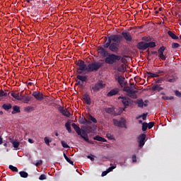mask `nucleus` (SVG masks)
Returning a JSON list of instances; mask_svg holds the SVG:
<instances>
[{"instance_id":"1","label":"nucleus","mask_w":181,"mask_h":181,"mask_svg":"<svg viewBox=\"0 0 181 181\" xmlns=\"http://www.w3.org/2000/svg\"><path fill=\"white\" fill-rule=\"evenodd\" d=\"M123 37L127 42L132 41V35L130 32L123 30L122 35H110L108 37L107 43H106L105 46L109 47L111 52H118L119 44L122 42Z\"/></svg>"},{"instance_id":"2","label":"nucleus","mask_w":181,"mask_h":181,"mask_svg":"<svg viewBox=\"0 0 181 181\" xmlns=\"http://www.w3.org/2000/svg\"><path fill=\"white\" fill-rule=\"evenodd\" d=\"M110 36L106 37V42L103 44V46L98 47V53L103 56V57H105V62L107 64H114V63H117L119 60H121L122 56L119 54H115V53H110L108 50L106 49L107 47H105V45H106L108 42Z\"/></svg>"},{"instance_id":"3","label":"nucleus","mask_w":181,"mask_h":181,"mask_svg":"<svg viewBox=\"0 0 181 181\" xmlns=\"http://www.w3.org/2000/svg\"><path fill=\"white\" fill-rule=\"evenodd\" d=\"M77 66H78V73L81 74L82 71H97L102 66L103 63L100 62H92V63H89L87 66L86 63H85L84 60H81L79 59L78 62H76Z\"/></svg>"},{"instance_id":"4","label":"nucleus","mask_w":181,"mask_h":181,"mask_svg":"<svg viewBox=\"0 0 181 181\" xmlns=\"http://www.w3.org/2000/svg\"><path fill=\"white\" fill-rule=\"evenodd\" d=\"M71 126H72L73 129L75 130V132L77 133V134L78 136H81V137H82V139H83V140H85V141H87L88 143H93V141H90V140L88 139V134L86 133V132L85 130H83V132L81 133V130L79 126H77V124H76V123H72Z\"/></svg>"},{"instance_id":"5","label":"nucleus","mask_w":181,"mask_h":181,"mask_svg":"<svg viewBox=\"0 0 181 181\" xmlns=\"http://www.w3.org/2000/svg\"><path fill=\"white\" fill-rule=\"evenodd\" d=\"M156 46V42H139L137 43V48L140 50H146L147 47H155Z\"/></svg>"},{"instance_id":"6","label":"nucleus","mask_w":181,"mask_h":181,"mask_svg":"<svg viewBox=\"0 0 181 181\" xmlns=\"http://www.w3.org/2000/svg\"><path fill=\"white\" fill-rule=\"evenodd\" d=\"M105 83H103V80H98V81L95 83L93 86H92V90L94 91V93H96V91H100V90H102V88H105Z\"/></svg>"},{"instance_id":"7","label":"nucleus","mask_w":181,"mask_h":181,"mask_svg":"<svg viewBox=\"0 0 181 181\" xmlns=\"http://www.w3.org/2000/svg\"><path fill=\"white\" fill-rule=\"evenodd\" d=\"M115 78L117 80L119 84L122 86L124 87L125 86V77H123L119 73H116L115 75Z\"/></svg>"},{"instance_id":"8","label":"nucleus","mask_w":181,"mask_h":181,"mask_svg":"<svg viewBox=\"0 0 181 181\" xmlns=\"http://www.w3.org/2000/svg\"><path fill=\"white\" fill-rule=\"evenodd\" d=\"M146 139V135L144 134H140V136H139L138 141H139V147H140V148H142V147L145 146Z\"/></svg>"},{"instance_id":"9","label":"nucleus","mask_w":181,"mask_h":181,"mask_svg":"<svg viewBox=\"0 0 181 181\" xmlns=\"http://www.w3.org/2000/svg\"><path fill=\"white\" fill-rule=\"evenodd\" d=\"M165 50V46H160L158 49V56L162 60H166L167 56L164 54V52Z\"/></svg>"},{"instance_id":"10","label":"nucleus","mask_w":181,"mask_h":181,"mask_svg":"<svg viewBox=\"0 0 181 181\" xmlns=\"http://www.w3.org/2000/svg\"><path fill=\"white\" fill-rule=\"evenodd\" d=\"M105 111L106 113L112 115V116H119L121 115L120 112H119V113H116L115 107H106Z\"/></svg>"},{"instance_id":"11","label":"nucleus","mask_w":181,"mask_h":181,"mask_svg":"<svg viewBox=\"0 0 181 181\" xmlns=\"http://www.w3.org/2000/svg\"><path fill=\"white\" fill-rule=\"evenodd\" d=\"M59 111H60V113L63 115V116H65L66 117H70L71 113L67 110V109H64V107H62V106H59Z\"/></svg>"},{"instance_id":"12","label":"nucleus","mask_w":181,"mask_h":181,"mask_svg":"<svg viewBox=\"0 0 181 181\" xmlns=\"http://www.w3.org/2000/svg\"><path fill=\"white\" fill-rule=\"evenodd\" d=\"M113 123L115 126H117V127H126V123L123 121H119L116 119H113Z\"/></svg>"},{"instance_id":"13","label":"nucleus","mask_w":181,"mask_h":181,"mask_svg":"<svg viewBox=\"0 0 181 181\" xmlns=\"http://www.w3.org/2000/svg\"><path fill=\"white\" fill-rule=\"evenodd\" d=\"M122 98V103L124 104V107H128L129 105V99L126 98V96H119L118 99Z\"/></svg>"},{"instance_id":"14","label":"nucleus","mask_w":181,"mask_h":181,"mask_svg":"<svg viewBox=\"0 0 181 181\" xmlns=\"http://www.w3.org/2000/svg\"><path fill=\"white\" fill-rule=\"evenodd\" d=\"M32 95H33L36 100H43L44 98L42 93H41V92H38V90H37V92H33Z\"/></svg>"},{"instance_id":"15","label":"nucleus","mask_w":181,"mask_h":181,"mask_svg":"<svg viewBox=\"0 0 181 181\" xmlns=\"http://www.w3.org/2000/svg\"><path fill=\"white\" fill-rule=\"evenodd\" d=\"M11 95H12V97H14V98H16V100H22V92L20 95L19 92H11Z\"/></svg>"},{"instance_id":"16","label":"nucleus","mask_w":181,"mask_h":181,"mask_svg":"<svg viewBox=\"0 0 181 181\" xmlns=\"http://www.w3.org/2000/svg\"><path fill=\"white\" fill-rule=\"evenodd\" d=\"M138 89H133V88H131V85H130V94L129 96L132 97V98H136V93H138Z\"/></svg>"},{"instance_id":"17","label":"nucleus","mask_w":181,"mask_h":181,"mask_svg":"<svg viewBox=\"0 0 181 181\" xmlns=\"http://www.w3.org/2000/svg\"><path fill=\"white\" fill-rule=\"evenodd\" d=\"M83 100L86 102V104H88V105H90L91 104V98L88 93H85L83 95Z\"/></svg>"},{"instance_id":"18","label":"nucleus","mask_w":181,"mask_h":181,"mask_svg":"<svg viewBox=\"0 0 181 181\" xmlns=\"http://www.w3.org/2000/svg\"><path fill=\"white\" fill-rule=\"evenodd\" d=\"M118 93H119V89H118V88H116L115 89H112V90L108 92L107 95L108 97H112V95H116V94H118Z\"/></svg>"},{"instance_id":"19","label":"nucleus","mask_w":181,"mask_h":181,"mask_svg":"<svg viewBox=\"0 0 181 181\" xmlns=\"http://www.w3.org/2000/svg\"><path fill=\"white\" fill-rule=\"evenodd\" d=\"M148 101V100H145V103H144L143 99H139V100H137L138 106L139 107H144H144H147Z\"/></svg>"},{"instance_id":"20","label":"nucleus","mask_w":181,"mask_h":181,"mask_svg":"<svg viewBox=\"0 0 181 181\" xmlns=\"http://www.w3.org/2000/svg\"><path fill=\"white\" fill-rule=\"evenodd\" d=\"M88 122H90V124H92V122L93 123H98V120H96V119L95 117H93V116H91V115H88Z\"/></svg>"},{"instance_id":"21","label":"nucleus","mask_w":181,"mask_h":181,"mask_svg":"<svg viewBox=\"0 0 181 181\" xmlns=\"http://www.w3.org/2000/svg\"><path fill=\"white\" fill-rule=\"evenodd\" d=\"M78 122L81 124H88L91 123V122H88V120H87V119H86V117L80 118L79 120H78Z\"/></svg>"},{"instance_id":"22","label":"nucleus","mask_w":181,"mask_h":181,"mask_svg":"<svg viewBox=\"0 0 181 181\" xmlns=\"http://www.w3.org/2000/svg\"><path fill=\"white\" fill-rule=\"evenodd\" d=\"M177 76L172 75L169 78H168V81H169L170 83H175V81H177Z\"/></svg>"},{"instance_id":"23","label":"nucleus","mask_w":181,"mask_h":181,"mask_svg":"<svg viewBox=\"0 0 181 181\" xmlns=\"http://www.w3.org/2000/svg\"><path fill=\"white\" fill-rule=\"evenodd\" d=\"M16 113H21V109L19 106H13V112H11L12 115H16Z\"/></svg>"},{"instance_id":"24","label":"nucleus","mask_w":181,"mask_h":181,"mask_svg":"<svg viewBox=\"0 0 181 181\" xmlns=\"http://www.w3.org/2000/svg\"><path fill=\"white\" fill-rule=\"evenodd\" d=\"M168 34L169 35V36H170V37H172V39H179V36H177L172 30H168Z\"/></svg>"},{"instance_id":"25","label":"nucleus","mask_w":181,"mask_h":181,"mask_svg":"<svg viewBox=\"0 0 181 181\" xmlns=\"http://www.w3.org/2000/svg\"><path fill=\"white\" fill-rule=\"evenodd\" d=\"M77 78H79L81 81H87L88 80V76H83L81 74H78L76 76Z\"/></svg>"},{"instance_id":"26","label":"nucleus","mask_w":181,"mask_h":181,"mask_svg":"<svg viewBox=\"0 0 181 181\" xmlns=\"http://www.w3.org/2000/svg\"><path fill=\"white\" fill-rule=\"evenodd\" d=\"M11 143L13 144V146L14 147V148H18L21 143L19 141H14V140H11Z\"/></svg>"},{"instance_id":"27","label":"nucleus","mask_w":181,"mask_h":181,"mask_svg":"<svg viewBox=\"0 0 181 181\" xmlns=\"http://www.w3.org/2000/svg\"><path fill=\"white\" fill-rule=\"evenodd\" d=\"M94 140H97V141H101L103 143L107 141L106 139H103V137H101L100 136H96L94 137Z\"/></svg>"},{"instance_id":"28","label":"nucleus","mask_w":181,"mask_h":181,"mask_svg":"<svg viewBox=\"0 0 181 181\" xmlns=\"http://www.w3.org/2000/svg\"><path fill=\"white\" fill-rule=\"evenodd\" d=\"M44 141L47 146H49L50 143L52 141V139H50V137H45Z\"/></svg>"},{"instance_id":"29","label":"nucleus","mask_w":181,"mask_h":181,"mask_svg":"<svg viewBox=\"0 0 181 181\" xmlns=\"http://www.w3.org/2000/svg\"><path fill=\"white\" fill-rule=\"evenodd\" d=\"M19 174L22 178H28L29 175L28 173H26L25 171H20Z\"/></svg>"},{"instance_id":"30","label":"nucleus","mask_w":181,"mask_h":181,"mask_svg":"<svg viewBox=\"0 0 181 181\" xmlns=\"http://www.w3.org/2000/svg\"><path fill=\"white\" fill-rule=\"evenodd\" d=\"M65 127L69 133H71L72 130H71V123H69V122H67L65 124Z\"/></svg>"},{"instance_id":"31","label":"nucleus","mask_w":181,"mask_h":181,"mask_svg":"<svg viewBox=\"0 0 181 181\" xmlns=\"http://www.w3.org/2000/svg\"><path fill=\"white\" fill-rule=\"evenodd\" d=\"M21 97H23V99H22L23 103H29L32 100V96H22L21 95Z\"/></svg>"},{"instance_id":"32","label":"nucleus","mask_w":181,"mask_h":181,"mask_svg":"<svg viewBox=\"0 0 181 181\" xmlns=\"http://www.w3.org/2000/svg\"><path fill=\"white\" fill-rule=\"evenodd\" d=\"M2 108H4V110H10V108H12V105H11V103H4V105H2Z\"/></svg>"},{"instance_id":"33","label":"nucleus","mask_w":181,"mask_h":181,"mask_svg":"<svg viewBox=\"0 0 181 181\" xmlns=\"http://www.w3.org/2000/svg\"><path fill=\"white\" fill-rule=\"evenodd\" d=\"M152 90H154V91H156V90H158V91H161L163 88L160 86V85H154V86L152 88Z\"/></svg>"},{"instance_id":"34","label":"nucleus","mask_w":181,"mask_h":181,"mask_svg":"<svg viewBox=\"0 0 181 181\" xmlns=\"http://www.w3.org/2000/svg\"><path fill=\"white\" fill-rule=\"evenodd\" d=\"M8 168L13 173H18V168L17 167H14V165H8Z\"/></svg>"},{"instance_id":"35","label":"nucleus","mask_w":181,"mask_h":181,"mask_svg":"<svg viewBox=\"0 0 181 181\" xmlns=\"http://www.w3.org/2000/svg\"><path fill=\"white\" fill-rule=\"evenodd\" d=\"M64 158L67 161V163H69V164H71V165H74V161H71V160H70V158L67 157L66 154H65V153H64Z\"/></svg>"},{"instance_id":"36","label":"nucleus","mask_w":181,"mask_h":181,"mask_svg":"<svg viewBox=\"0 0 181 181\" xmlns=\"http://www.w3.org/2000/svg\"><path fill=\"white\" fill-rule=\"evenodd\" d=\"M8 93L7 92H4V90H2V89H0V101H1V97H7Z\"/></svg>"},{"instance_id":"37","label":"nucleus","mask_w":181,"mask_h":181,"mask_svg":"<svg viewBox=\"0 0 181 181\" xmlns=\"http://www.w3.org/2000/svg\"><path fill=\"white\" fill-rule=\"evenodd\" d=\"M148 127V123H142V132H146L147 129Z\"/></svg>"},{"instance_id":"38","label":"nucleus","mask_w":181,"mask_h":181,"mask_svg":"<svg viewBox=\"0 0 181 181\" xmlns=\"http://www.w3.org/2000/svg\"><path fill=\"white\" fill-rule=\"evenodd\" d=\"M125 70H126V69H125L124 64H122L121 66L117 67V71H125Z\"/></svg>"},{"instance_id":"39","label":"nucleus","mask_w":181,"mask_h":181,"mask_svg":"<svg viewBox=\"0 0 181 181\" xmlns=\"http://www.w3.org/2000/svg\"><path fill=\"white\" fill-rule=\"evenodd\" d=\"M61 143H62V147H64V148H69V144H67V143H66V141H61Z\"/></svg>"},{"instance_id":"40","label":"nucleus","mask_w":181,"mask_h":181,"mask_svg":"<svg viewBox=\"0 0 181 181\" xmlns=\"http://www.w3.org/2000/svg\"><path fill=\"white\" fill-rule=\"evenodd\" d=\"M179 47H180V43L175 42H173L172 43V47H173V49H175V48Z\"/></svg>"},{"instance_id":"41","label":"nucleus","mask_w":181,"mask_h":181,"mask_svg":"<svg viewBox=\"0 0 181 181\" xmlns=\"http://www.w3.org/2000/svg\"><path fill=\"white\" fill-rule=\"evenodd\" d=\"M130 86H124V90L128 93L129 95H130Z\"/></svg>"},{"instance_id":"42","label":"nucleus","mask_w":181,"mask_h":181,"mask_svg":"<svg viewBox=\"0 0 181 181\" xmlns=\"http://www.w3.org/2000/svg\"><path fill=\"white\" fill-rule=\"evenodd\" d=\"M154 124L155 123L153 122H150L148 124V128L149 129H153V127H154Z\"/></svg>"},{"instance_id":"43","label":"nucleus","mask_w":181,"mask_h":181,"mask_svg":"<svg viewBox=\"0 0 181 181\" xmlns=\"http://www.w3.org/2000/svg\"><path fill=\"white\" fill-rule=\"evenodd\" d=\"M115 168H117V165H112V166H110V167L108 168V170H107L108 173H111V171H112L113 170H115Z\"/></svg>"},{"instance_id":"44","label":"nucleus","mask_w":181,"mask_h":181,"mask_svg":"<svg viewBox=\"0 0 181 181\" xmlns=\"http://www.w3.org/2000/svg\"><path fill=\"white\" fill-rule=\"evenodd\" d=\"M46 175L45 174H42L41 175H40L39 177V180H40L41 181H43V180H46Z\"/></svg>"},{"instance_id":"45","label":"nucleus","mask_w":181,"mask_h":181,"mask_svg":"<svg viewBox=\"0 0 181 181\" xmlns=\"http://www.w3.org/2000/svg\"><path fill=\"white\" fill-rule=\"evenodd\" d=\"M162 98H163V100H173L174 96H163Z\"/></svg>"},{"instance_id":"46","label":"nucleus","mask_w":181,"mask_h":181,"mask_svg":"<svg viewBox=\"0 0 181 181\" xmlns=\"http://www.w3.org/2000/svg\"><path fill=\"white\" fill-rule=\"evenodd\" d=\"M148 77H154V73H152L151 71H146Z\"/></svg>"},{"instance_id":"47","label":"nucleus","mask_w":181,"mask_h":181,"mask_svg":"<svg viewBox=\"0 0 181 181\" xmlns=\"http://www.w3.org/2000/svg\"><path fill=\"white\" fill-rule=\"evenodd\" d=\"M43 161L42 160H39L38 161H37V163H35V165L36 167H38L39 165H40V164H42Z\"/></svg>"},{"instance_id":"48","label":"nucleus","mask_w":181,"mask_h":181,"mask_svg":"<svg viewBox=\"0 0 181 181\" xmlns=\"http://www.w3.org/2000/svg\"><path fill=\"white\" fill-rule=\"evenodd\" d=\"M107 138L109 139L110 140H113L114 137L110 134V133H107Z\"/></svg>"},{"instance_id":"49","label":"nucleus","mask_w":181,"mask_h":181,"mask_svg":"<svg viewBox=\"0 0 181 181\" xmlns=\"http://www.w3.org/2000/svg\"><path fill=\"white\" fill-rule=\"evenodd\" d=\"M132 160H133V163H136L137 160H136V156L135 154L132 156Z\"/></svg>"},{"instance_id":"50","label":"nucleus","mask_w":181,"mask_h":181,"mask_svg":"<svg viewBox=\"0 0 181 181\" xmlns=\"http://www.w3.org/2000/svg\"><path fill=\"white\" fill-rule=\"evenodd\" d=\"M108 170H107L106 171H103V173H102V177H105V175L108 174Z\"/></svg>"},{"instance_id":"51","label":"nucleus","mask_w":181,"mask_h":181,"mask_svg":"<svg viewBox=\"0 0 181 181\" xmlns=\"http://www.w3.org/2000/svg\"><path fill=\"white\" fill-rule=\"evenodd\" d=\"M175 95H177V97H181V92H180V90H175Z\"/></svg>"},{"instance_id":"52","label":"nucleus","mask_w":181,"mask_h":181,"mask_svg":"<svg viewBox=\"0 0 181 181\" xmlns=\"http://www.w3.org/2000/svg\"><path fill=\"white\" fill-rule=\"evenodd\" d=\"M130 86L132 87L133 90H136V86H135L134 83H130Z\"/></svg>"},{"instance_id":"53","label":"nucleus","mask_w":181,"mask_h":181,"mask_svg":"<svg viewBox=\"0 0 181 181\" xmlns=\"http://www.w3.org/2000/svg\"><path fill=\"white\" fill-rule=\"evenodd\" d=\"M141 117H142L143 120H146L147 115H146L145 113H144V115H142Z\"/></svg>"},{"instance_id":"54","label":"nucleus","mask_w":181,"mask_h":181,"mask_svg":"<svg viewBox=\"0 0 181 181\" xmlns=\"http://www.w3.org/2000/svg\"><path fill=\"white\" fill-rule=\"evenodd\" d=\"M163 78H158V80H157L156 83H163Z\"/></svg>"},{"instance_id":"55","label":"nucleus","mask_w":181,"mask_h":181,"mask_svg":"<svg viewBox=\"0 0 181 181\" xmlns=\"http://www.w3.org/2000/svg\"><path fill=\"white\" fill-rule=\"evenodd\" d=\"M28 143H30V144H33V143H35V141L32 139H28Z\"/></svg>"},{"instance_id":"56","label":"nucleus","mask_w":181,"mask_h":181,"mask_svg":"<svg viewBox=\"0 0 181 181\" xmlns=\"http://www.w3.org/2000/svg\"><path fill=\"white\" fill-rule=\"evenodd\" d=\"M79 84H81V80H80V78H78V80H76V86H79Z\"/></svg>"},{"instance_id":"57","label":"nucleus","mask_w":181,"mask_h":181,"mask_svg":"<svg viewBox=\"0 0 181 181\" xmlns=\"http://www.w3.org/2000/svg\"><path fill=\"white\" fill-rule=\"evenodd\" d=\"M151 54H158V52H157L156 50H153V51L151 52Z\"/></svg>"},{"instance_id":"58","label":"nucleus","mask_w":181,"mask_h":181,"mask_svg":"<svg viewBox=\"0 0 181 181\" xmlns=\"http://www.w3.org/2000/svg\"><path fill=\"white\" fill-rule=\"evenodd\" d=\"M153 77H159L158 73H153Z\"/></svg>"},{"instance_id":"59","label":"nucleus","mask_w":181,"mask_h":181,"mask_svg":"<svg viewBox=\"0 0 181 181\" xmlns=\"http://www.w3.org/2000/svg\"><path fill=\"white\" fill-rule=\"evenodd\" d=\"M31 108V106H28L25 110H27V111H30Z\"/></svg>"},{"instance_id":"60","label":"nucleus","mask_w":181,"mask_h":181,"mask_svg":"<svg viewBox=\"0 0 181 181\" xmlns=\"http://www.w3.org/2000/svg\"><path fill=\"white\" fill-rule=\"evenodd\" d=\"M160 73H164V71L163 70H158V74H159Z\"/></svg>"},{"instance_id":"61","label":"nucleus","mask_w":181,"mask_h":181,"mask_svg":"<svg viewBox=\"0 0 181 181\" xmlns=\"http://www.w3.org/2000/svg\"><path fill=\"white\" fill-rule=\"evenodd\" d=\"M0 144H3V139L0 137Z\"/></svg>"},{"instance_id":"62","label":"nucleus","mask_w":181,"mask_h":181,"mask_svg":"<svg viewBox=\"0 0 181 181\" xmlns=\"http://www.w3.org/2000/svg\"><path fill=\"white\" fill-rule=\"evenodd\" d=\"M139 124H142V126H143V121L142 120H139Z\"/></svg>"},{"instance_id":"63","label":"nucleus","mask_w":181,"mask_h":181,"mask_svg":"<svg viewBox=\"0 0 181 181\" xmlns=\"http://www.w3.org/2000/svg\"><path fill=\"white\" fill-rule=\"evenodd\" d=\"M88 158H90V160H94V158H93L92 157H90V156H88Z\"/></svg>"},{"instance_id":"64","label":"nucleus","mask_w":181,"mask_h":181,"mask_svg":"<svg viewBox=\"0 0 181 181\" xmlns=\"http://www.w3.org/2000/svg\"><path fill=\"white\" fill-rule=\"evenodd\" d=\"M142 39H143V40H148V38H147V37H145V36H144V37H142Z\"/></svg>"}]
</instances>
